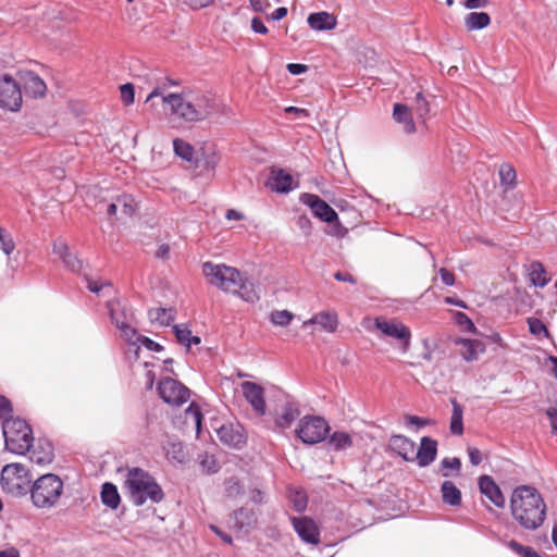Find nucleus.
I'll use <instances>...</instances> for the list:
<instances>
[{"label":"nucleus","mask_w":557,"mask_h":557,"mask_svg":"<svg viewBox=\"0 0 557 557\" xmlns=\"http://www.w3.org/2000/svg\"><path fill=\"white\" fill-rule=\"evenodd\" d=\"M437 455V442L431 437L424 436L421 438L420 447L414 451V460L420 467H428L431 465Z\"/></svg>","instance_id":"21"},{"label":"nucleus","mask_w":557,"mask_h":557,"mask_svg":"<svg viewBox=\"0 0 557 557\" xmlns=\"http://www.w3.org/2000/svg\"><path fill=\"white\" fill-rule=\"evenodd\" d=\"M453 414L450 418V432L455 435H461L463 433V410L462 407L456 401L453 400Z\"/></svg>","instance_id":"35"},{"label":"nucleus","mask_w":557,"mask_h":557,"mask_svg":"<svg viewBox=\"0 0 557 557\" xmlns=\"http://www.w3.org/2000/svg\"><path fill=\"white\" fill-rule=\"evenodd\" d=\"M455 320L458 325L465 327L467 331L475 333L476 327L473 322L469 319V317L463 312H457L455 315Z\"/></svg>","instance_id":"46"},{"label":"nucleus","mask_w":557,"mask_h":557,"mask_svg":"<svg viewBox=\"0 0 557 557\" xmlns=\"http://www.w3.org/2000/svg\"><path fill=\"white\" fill-rule=\"evenodd\" d=\"M443 502L450 506H459L461 492L451 481H444L441 486Z\"/></svg>","instance_id":"27"},{"label":"nucleus","mask_w":557,"mask_h":557,"mask_svg":"<svg viewBox=\"0 0 557 557\" xmlns=\"http://www.w3.org/2000/svg\"><path fill=\"white\" fill-rule=\"evenodd\" d=\"M124 487L136 506H141L147 500L159 503L164 496L156 480L147 471L137 467L127 470Z\"/></svg>","instance_id":"3"},{"label":"nucleus","mask_w":557,"mask_h":557,"mask_svg":"<svg viewBox=\"0 0 557 557\" xmlns=\"http://www.w3.org/2000/svg\"><path fill=\"white\" fill-rule=\"evenodd\" d=\"M288 497L293 504V507L296 511L301 512L307 507V495L304 491L300 490H289Z\"/></svg>","instance_id":"38"},{"label":"nucleus","mask_w":557,"mask_h":557,"mask_svg":"<svg viewBox=\"0 0 557 557\" xmlns=\"http://www.w3.org/2000/svg\"><path fill=\"white\" fill-rule=\"evenodd\" d=\"M438 274L441 276V280L442 282L447 285V286H451L455 284V275L453 272L448 271L447 269L445 268H441L438 270Z\"/></svg>","instance_id":"54"},{"label":"nucleus","mask_w":557,"mask_h":557,"mask_svg":"<svg viewBox=\"0 0 557 557\" xmlns=\"http://www.w3.org/2000/svg\"><path fill=\"white\" fill-rule=\"evenodd\" d=\"M354 444L352 435L347 432L336 431L329 437V445L333 450L339 451L351 447Z\"/></svg>","instance_id":"30"},{"label":"nucleus","mask_w":557,"mask_h":557,"mask_svg":"<svg viewBox=\"0 0 557 557\" xmlns=\"http://www.w3.org/2000/svg\"><path fill=\"white\" fill-rule=\"evenodd\" d=\"M137 209V205L131 195H122L107 206V214L109 218L117 220L131 218Z\"/></svg>","instance_id":"16"},{"label":"nucleus","mask_w":557,"mask_h":557,"mask_svg":"<svg viewBox=\"0 0 557 557\" xmlns=\"http://www.w3.org/2000/svg\"><path fill=\"white\" fill-rule=\"evenodd\" d=\"M251 28L255 33H258V34L264 35L268 33L267 26L263 24V22L259 17H253L251 20Z\"/></svg>","instance_id":"58"},{"label":"nucleus","mask_w":557,"mask_h":557,"mask_svg":"<svg viewBox=\"0 0 557 557\" xmlns=\"http://www.w3.org/2000/svg\"><path fill=\"white\" fill-rule=\"evenodd\" d=\"M177 342L187 348L191 345H198L200 343V338L198 336L191 335V331L186 325H175L173 327Z\"/></svg>","instance_id":"34"},{"label":"nucleus","mask_w":557,"mask_h":557,"mask_svg":"<svg viewBox=\"0 0 557 557\" xmlns=\"http://www.w3.org/2000/svg\"><path fill=\"white\" fill-rule=\"evenodd\" d=\"M5 448L16 455L30 450L34 442L33 429L23 419L10 418L2 421Z\"/></svg>","instance_id":"5"},{"label":"nucleus","mask_w":557,"mask_h":557,"mask_svg":"<svg viewBox=\"0 0 557 557\" xmlns=\"http://www.w3.org/2000/svg\"><path fill=\"white\" fill-rule=\"evenodd\" d=\"M186 414H187V417H191L193 418V420H194V422L196 424V428L199 431L200 425H201V420H202V414H201L199 408L197 406H195L194 404H191L187 408Z\"/></svg>","instance_id":"47"},{"label":"nucleus","mask_w":557,"mask_h":557,"mask_svg":"<svg viewBox=\"0 0 557 557\" xmlns=\"http://www.w3.org/2000/svg\"><path fill=\"white\" fill-rule=\"evenodd\" d=\"M491 24V17L485 12H471L465 17L466 28L470 32L479 30Z\"/></svg>","instance_id":"26"},{"label":"nucleus","mask_w":557,"mask_h":557,"mask_svg":"<svg viewBox=\"0 0 557 557\" xmlns=\"http://www.w3.org/2000/svg\"><path fill=\"white\" fill-rule=\"evenodd\" d=\"M416 100H417V108H416L417 113L420 116H423V115L428 114L429 111H430L429 103L424 99V97H423V95L421 92L417 94Z\"/></svg>","instance_id":"48"},{"label":"nucleus","mask_w":557,"mask_h":557,"mask_svg":"<svg viewBox=\"0 0 557 557\" xmlns=\"http://www.w3.org/2000/svg\"><path fill=\"white\" fill-rule=\"evenodd\" d=\"M22 106L20 85L10 76L0 77V107L10 111H18Z\"/></svg>","instance_id":"10"},{"label":"nucleus","mask_w":557,"mask_h":557,"mask_svg":"<svg viewBox=\"0 0 557 557\" xmlns=\"http://www.w3.org/2000/svg\"><path fill=\"white\" fill-rule=\"evenodd\" d=\"M287 70L293 75H299L307 71V65L298 64V63H289V64H287Z\"/></svg>","instance_id":"61"},{"label":"nucleus","mask_w":557,"mask_h":557,"mask_svg":"<svg viewBox=\"0 0 557 557\" xmlns=\"http://www.w3.org/2000/svg\"><path fill=\"white\" fill-rule=\"evenodd\" d=\"M299 414L300 411L296 406L287 404L283 408V412L276 418L275 424L281 429H287L299 417Z\"/></svg>","instance_id":"32"},{"label":"nucleus","mask_w":557,"mask_h":557,"mask_svg":"<svg viewBox=\"0 0 557 557\" xmlns=\"http://www.w3.org/2000/svg\"><path fill=\"white\" fill-rule=\"evenodd\" d=\"M510 510L513 520L525 530L539 529L546 518L545 500L531 485H520L512 491Z\"/></svg>","instance_id":"2"},{"label":"nucleus","mask_w":557,"mask_h":557,"mask_svg":"<svg viewBox=\"0 0 557 557\" xmlns=\"http://www.w3.org/2000/svg\"><path fill=\"white\" fill-rule=\"evenodd\" d=\"M202 273L210 284L226 293L235 292L236 286L240 283V272L225 264L205 262Z\"/></svg>","instance_id":"6"},{"label":"nucleus","mask_w":557,"mask_h":557,"mask_svg":"<svg viewBox=\"0 0 557 557\" xmlns=\"http://www.w3.org/2000/svg\"><path fill=\"white\" fill-rule=\"evenodd\" d=\"M0 482L2 490L15 497L30 494L35 499V481L30 469L20 462L5 465L1 470Z\"/></svg>","instance_id":"4"},{"label":"nucleus","mask_w":557,"mask_h":557,"mask_svg":"<svg viewBox=\"0 0 557 557\" xmlns=\"http://www.w3.org/2000/svg\"><path fill=\"white\" fill-rule=\"evenodd\" d=\"M290 521L301 541L311 545H318L320 543V529L314 520L304 516L293 517Z\"/></svg>","instance_id":"12"},{"label":"nucleus","mask_w":557,"mask_h":557,"mask_svg":"<svg viewBox=\"0 0 557 557\" xmlns=\"http://www.w3.org/2000/svg\"><path fill=\"white\" fill-rule=\"evenodd\" d=\"M0 242L2 245V250L9 255L14 249V244L10 237L4 234V230L0 228Z\"/></svg>","instance_id":"52"},{"label":"nucleus","mask_w":557,"mask_h":557,"mask_svg":"<svg viewBox=\"0 0 557 557\" xmlns=\"http://www.w3.org/2000/svg\"><path fill=\"white\" fill-rule=\"evenodd\" d=\"M300 201L310 207L312 213L324 222L332 223L338 219L336 211L317 195L302 194Z\"/></svg>","instance_id":"14"},{"label":"nucleus","mask_w":557,"mask_h":557,"mask_svg":"<svg viewBox=\"0 0 557 557\" xmlns=\"http://www.w3.org/2000/svg\"><path fill=\"white\" fill-rule=\"evenodd\" d=\"M270 186L277 193H288L293 190L297 185L295 184L294 178L289 173L283 170H278L272 172Z\"/></svg>","instance_id":"24"},{"label":"nucleus","mask_w":557,"mask_h":557,"mask_svg":"<svg viewBox=\"0 0 557 557\" xmlns=\"http://www.w3.org/2000/svg\"><path fill=\"white\" fill-rule=\"evenodd\" d=\"M120 500L121 497L116 486L109 482L104 483L101 490V502L103 505L111 509H116L120 505Z\"/></svg>","instance_id":"31"},{"label":"nucleus","mask_w":557,"mask_h":557,"mask_svg":"<svg viewBox=\"0 0 557 557\" xmlns=\"http://www.w3.org/2000/svg\"><path fill=\"white\" fill-rule=\"evenodd\" d=\"M173 147L175 153L186 161H190L194 154V148L191 145L183 139L176 138L173 140Z\"/></svg>","instance_id":"37"},{"label":"nucleus","mask_w":557,"mask_h":557,"mask_svg":"<svg viewBox=\"0 0 557 557\" xmlns=\"http://www.w3.org/2000/svg\"><path fill=\"white\" fill-rule=\"evenodd\" d=\"M393 116L396 122L404 125V131L411 134L416 131V125L412 120L409 108L401 103H396L393 110Z\"/></svg>","instance_id":"25"},{"label":"nucleus","mask_w":557,"mask_h":557,"mask_svg":"<svg viewBox=\"0 0 557 557\" xmlns=\"http://www.w3.org/2000/svg\"><path fill=\"white\" fill-rule=\"evenodd\" d=\"M160 397L169 405L182 406L190 397V391L177 380L166 377L158 385Z\"/></svg>","instance_id":"9"},{"label":"nucleus","mask_w":557,"mask_h":557,"mask_svg":"<svg viewBox=\"0 0 557 557\" xmlns=\"http://www.w3.org/2000/svg\"><path fill=\"white\" fill-rule=\"evenodd\" d=\"M479 488H480V492L486 498H488L496 507L503 508L505 506V497H504L499 486L495 483V481L490 475L480 476Z\"/></svg>","instance_id":"19"},{"label":"nucleus","mask_w":557,"mask_h":557,"mask_svg":"<svg viewBox=\"0 0 557 557\" xmlns=\"http://www.w3.org/2000/svg\"><path fill=\"white\" fill-rule=\"evenodd\" d=\"M546 414L550 422L552 432L557 435V409L549 408L547 409Z\"/></svg>","instance_id":"59"},{"label":"nucleus","mask_w":557,"mask_h":557,"mask_svg":"<svg viewBox=\"0 0 557 557\" xmlns=\"http://www.w3.org/2000/svg\"><path fill=\"white\" fill-rule=\"evenodd\" d=\"M225 493L228 497H237L242 493V485L236 479L231 478L225 481Z\"/></svg>","instance_id":"44"},{"label":"nucleus","mask_w":557,"mask_h":557,"mask_svg":"<svg viewBox=\"0 0 557 557\" xmlns=\"http://www.w3.org/2000/svg\"><path fill=\"white\" fill-rule=\"evenodd\" d=\"M199 458H200L201 467L207 472L214 473L218 471V466H216V462H215V459L213 456L205 454V455H200Z\"/></svg>","instance_id":"45"},{"label":"nucleus","mask_w":557,"mask_h":557,"mask_svg":"<svg viewBox=\"0 0 557 557\" xmlns=\"http://www.w3.org/2000/svg\"><path fill=\"white\" fill-rule=\"evenodd\" d=\"M123 319H116V327L121 332V337L128 344L129 348H134V354L137 357L139 346L138 343L141 339L134 326L135 313L134 311H123Z\"/></svg>","instance_id":"13"},{"label":"nucleus","mask_w":557,"mask_h":557,"mask_svg":"<svg viewBox=\"0 0 557 557\" xmlns=\"http://www.w3.org/2000/svg\"><path fill=\"white\" fill-rule=\"evenodd\" d=\"M443 470L459 471L461 468V461L459 458H444L441 462Z\"/></svg>","instance_id":"49"},{"label":"nucleus","mask_w":557,"mask_h":557,"mask_svg":"<svg viewBox=\"0 0 557 557\" xmlns=\"http://www.w3.org/2000/svg\"><path fill=\"white\" fill-rule=\"evenodd\" d=\"M468 455H469L470 462L473 466H478L482 462V454H481L480 449H478L475 447H468Z\"/></svg>","instance_id":"56"},{"label":"nucleus","mask_w":557,"mask_h":557,"mask_svg":"<svg viewBox=\"0 0 557 557\" xmlns=\"http://www.w3.org/2000/svg\"><path fill=\"white\" fill-rule=\"evenodd\" d=\"M237 294L242 299L247 302H255L259 299V295L255 287V284L247 278L243 277L240 274V283L236 286V290L233 292Z\"/></svg>","instance_id":"29"},{"label":"nucleus","mask_w":557,"mask_h":557,"mask_svg":"<svg viewBox=\"0 0 557 557\" xmlns=\"http://www.w3.org/2000/svg\"><path fill=\"white\" fill-rule=\"evenodd\" d=\"M375 326L384 335L396 338L401 342L404 351L410 346L411 332L404 323L396 319L387 320L383 318L375 319Z\"/></svg>","instance_id":"11"},{"label":"nucleus","mask_w":557,"mask_h":557,"mask_svg":"<svg viewBox=\"0 0 557 557\" xmlns=\"http://www.w3.org/2000/svg\"><path fill=\"white\" fill-rule=\"evenodd\" d=\"M286 113L295 114L297 117H308L309 112L306 109L297 108V107H286L284 109Z\"/></svg>","instance_id":"60"},{"label":"nucleus","mask_w":557,"mask_h":557,"mask_svg":"<svg viewBox=\"0 0 557 557\" xmlns=\"http://www.w3.org/2000/svg\"><path fill=\"white\" fill-rule=\"evenodd\" d=\"M219 440L233 448H242L246 444L244 429L239 424L227 423L221 425L218 431Z\"/></svg>","instance_id":"17"},{"label":"nucleus","mask_w":557,"mask_h":557,"mask_svg":"<svg viewBox=\"0 0 557 557\" xmlns=\"http://www.w3.org/2000/svg\"><path fill=\"white\" fill-rule=\"evenodd\" d=\"M463 4L470 10L485 8L488 4V0H466Z\"/></svg>","instance_id":"63"},{"label":"nucleus","mask_w":557,"mask_h":557,"mask_svg":"<svg viewBox=\"0 0 557 557\" xmlns=\"http://www.w3.org/2000/svg\"><path fill=\"white\" fill-rule=\"evenodd\" d=\"M388 447L406 461H414V443L404 435H393L388 441Z\"/></svg>","instance_id":"20"},{"label":"nucleus","mask_w":557,"mask_h":557,"mask_svg":"<svg viewBox=\"0 0 557 557\" xmlns=\"http://www.w3.org/2000/svg\"><path fill=\"white\" fill-rule=\"evenodd\" d=\"M53 252L62 259L70 252V249L66 243L63 240H58L53 245Z\"/></svg>","instance_id":"55"},{"label":"nucleus","mask_w":557,"mask_h":557,"mask_svg":"<svg viewBox=\"0 0 557 557\" xmlns=\"http://www.w3.org/2000/svg\"><path fill=\"white\" fill-rule=\"evenodd\" d=\"M507 546L512 550L515 552L517 555L521 556L524 550H525V547L527 546H523L521 545L520 543H518L517 541L515 540H511L507 543Z\"/></svg>","instance_id":"64"},{"label":"nucleus","mask_w":557,"mask_h":557,"mask_svg":"<svg viewBox=\"0 0 557 557\" xmlns=\"http://www.w3.org/2000/svg\"><path fill=\"white\" fill-rule=\"evenodd\" d=\"M529 280L534 286L544 287L550 277L541 262L533 261L529 267Z\"/></svg>","instance_id":"28"},{"label":"nucleus","mask_w":557,"mask_h":557,"mask_svg":"<svg viewBox=\"0 0 557 557\" xmlns=\"http://www.w3.org/2000/svg\"><path fill=\"white\" fill-rule=\"evenodd\" d=\"M185 4L194 10H199L210 5L213 0H182Z\"/></svg>","instance_id":"57"},{"label":"nucleus","mask_w":557,"mask_h":557,"mask_svg":"<svg viewBox=\"0 0 557 557\" xmlns=\"http://www.w3.org/2000/svg\"><path fill=\"white\" fill-rule=\"evenodd\" d=\"M307 22L314 30H331L337 25L336 17L329 12L311 13Z\"/></svg>","instance_id":"23"},{"label":"nucleus","mask_w":557,"mask_h":557,"mask_svg":"<svg viewBox=\"0 0 557 557\" xmlns=\"http://www.w3.org/2000/svg\"><path fill=\"white\" fill-rule=\"evenodd\" d=\"M529 331L532 335L542 338L549 337V332L546 325L537 318H528Z\"/></svg>","instance_id":"39"},{"label":"nucleus","mask_w":557,"mask_h":557,"mask_svg":"<svg viewBox=\"0 0 557 557\" xmlns=\"http://www.w3.org/2000/svg\"><path fill=\"white\" fill-rule=\"evenodd\" d=\"M53 446L47 438L40 437L37 443V465L50 463L53 460Z\"/></svg>","instance_id":"33"},{"label":"nucleus","mask_w":557,"mask_h":557,"mask_svg":"<svg viewBox=\"0 0 557 557\" xmlns=\"http://www.w3.org/2000/svg\"><path fill=\"white\" fill-rule=\"evenodd\" d=\"M121 100L125 106H129L134 103L135 100V89L134 85L131 83L124 84L120 87Z\"/></svg>","instance_id":"43"},{"label":"nucleus","mask_w":557,"mask_h":557,"mask_svg":"<svg viewBox=\"0 0 557 557\" xmlns=\"http://www.w3.org/2000/svg\"><path fill=\"white\" fill-rule=\"evenodd\" d=\"M63 491L61 479L52 473L42 474L37 479V507H52Z\"/></svg>","instance_id":"8"},{"label":"nucleus","mask_w":557,"mask_h":557,"mask_svg":"<svg viewBox=\"0 0 557 557\" xmlns=\"http://www.w3.org/2000/svg\"><path fill=\"white\" fill-rule=\"evenodd\" d=\"M310 325H318L320 330L333 333L338 326L337 313L335 311H320L302 323L305 329Z\"/></svg>","instance_id":"18"},{"label":"nucleus","mask_w":557,"mask_h":557,"mask_svg":"<svg viewBox=\"0 0 557 557\" xmlns=\"http://www.w3.org/2000/svg\"><path fill=\"white\" fill-rule=\"evenodd\" d=\"M330 432V425L325 419L318 416H306L300 419L296 429L297 436L305 444H317L324 441Z\"/></svg>","instance_id":"7"},{"label":"nucleus","mask_w":557,"mask_h":557,"mask_svg":"<svg viewBox=\"0 0 557 557\" xmlns=\"http://www.w3.org/2000/svg\"><path fill=\"white\" fill-rule=\"evenodd\" d=\"M297 225L306 233L308 234L311 230V221L306 215H300L297 220Z\"/></svg>","instance_id":"62"},{"label":"nucleus","mask_w":557,"mask_h":557,"mask_svg":"<svg viewBox=\"0 0 557 557\" xmlns=\"http://www.w3.org/2000/svg\"><path fill=\"white\" fill-rule=\"evenodd\" d=\"M499 177L503 185L512 187L516 182V171L509 164H503L499 169Z\"/></svg>","instance_id":"42"},{"label":"nucleus","mask_w":557,"mask_h":557,"mask_svg":"<svg viewBox=\"0 0 557 557\" xmlns=\"http://www.w3.org/2000/svg\"><path fill=\"white\" fill-rule=\"evenodd\" d=\"M138 346H144L151 351H161L163 349V347L160 344L156 343L154 341L146 336L141 337V339L138 343Z\"/></svg>","instance_id":"51"},{"label":"nucleus","mask_w":557,"mask_h":557,"mask_svg":"<svg viewBox=\"0 0 557 557\" xmlns=\"http://www.w3.org/2000/svg\"><path fill=\"white\" fill-rule=\"evenodd\" d=\"M160 97L170 108V115L186 123H199L211 117L215 110V101L212 96L202 91L184 89L181 92L166 94L164 85L156 86L147 96L145 102L151 103Z\"/></svg>","instance_id":"1"},{"label":"nucleus","mask_w":557,"mask_h":557,"mask_svg":"<svg viewBox=\"0 0 557 557\" xmlns=\"http://www.w3.org/2000/svg\"><path fill=\"white\" fill-rule=\"evenodd\" d=\"M455 344L466 361H474L485 351L484 343L479 339L458 338Z\"/></svg>","instance_id":"22"},{"label":"nucleus","mask_w":557,"mask_h":557,"mask_svg":"<svg viewBox=\"0 0 557 557\" xmlns=\"http://www.w3.org/2000/svg\"><path fill=\"white\" fill-rule=\"evenodd\" d=\"M111 287L112 286H111L110 283H102V282H99V281H91V280H88V284H87V288L91 293H95V294H99L104 288H111Z\"/></svg>","instance_id":"53"},{"label":"nucleus","mask_w":557,"mask_h":557,"mask_svg":"<svg viewBox=\"0 0 557 557\" xmlns=\"http://www.w3.org/2000/svg\"><path fill=\"white\" fill-rule=\"evenodd\" d=\"M108 308L110 311V317L112 322L116 325V319H123V311H133L131 307H128L125 304H122L121 301H109Z\"/></svg>","instance_id":"41"},{"label":"nucleus","mask_w":557,"mask_h":557,"mask_svg":"<svg viewBox=\"0 0 557 557\" xmlns=\"http://www.w3.org/2000/svg\"><path fill=\"white\" fill-rule=\"evenodd\" d=\"M240 389L243 396L245 397L247 403L252 407L253 411L258 416H263L267 410L264 388L255 382L245 381L240 384Z\"/></svg>","instance_id":"15"},{"label":"nucleus","mask_w":557,"mask_h":557,"mask_svg":"<svg viewBox=\"0 0 557 557\" xmlns=\"http://www.w3.org/2000/svg\"><path fill=\"white\" fill-rule=\"evenodd\" d=\"M148 314L151 322H157L160 325H169L174 320L172 309L153 308L149 310Z\"/></svg>","instance_id":"36"},{"label":"nucleus","mask_w":557,"mask_h":557,"mask_svg":"<svg viewBox=\"0 0 557 557\" xmlns=\"http://www.w3.org/2000/svg\"><path fill=\"white\" fill-rule=\"evenodd\" d=\"M62 260L72 271H78L81 269L79 260L71 251L65 257H63Z\"/></svg>","instance_id":"50"},{"label":"nucleus","mask_w":557,"mask_h":557,"mask_svg":"<svg viewBox=\"0 0 557 557\" xmlns=\"http://www.w3.org/2000/svg\"><path fill=\"white\" fill-rule=\"evenodd\" d=\"M293 319L294 314L288 310H274L270 314V321L278 326H287Z\"/></svg>","instance_id":"40"}]
</instances>
